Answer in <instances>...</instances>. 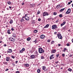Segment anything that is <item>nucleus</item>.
Wrapping results in <instances>:
<instances>
[{"label":"nucleus","instance_id":"1","mask_svg":"<svg viewBox=\"0 0 73 73\" xmlns=\"http://www.w3.org/2000/svg\"><path fill=\"white\" fill-rule=\"evenodd\" d=\"M38 52L39 53H43L44 52V50L42 48H38Z\"/></svg>","mask_w":73,"mask_h":73},{"label":"nucleus","instance_id":"2","mask_svg":"<svg viewBox=\"0 0 73 73\" xmlns=\"http://www.w3.org/2000/svg\"><path fill=\"white\" fill-rule=\"evenodd\" d=\"M9 40L10 42H14L15 41V38L12 37H10L9 39Z\"/></svg>","mask_w":73,"mask_h":73},{"label":"nucleus","instance_id":"3","mask_svg":"<svg viewBox=\"0 0 73 73\" xmlns=\"http://www.w3.org/2000/svg\"><path fill=\"white\" fill-rule=\"evenodd\" d=\"M57 36L59 39H62V36L60 33H58L57 34Z\"/></svg>","mask_w":73,"mask_h":73},{"label":"nucleus","instance_id":"4","mask_svg":"<svg viewBox=\"0 0 73 73\" xmlns=\"http://www.w3.org/2000/svg\"><path fill=\"white\" fill-rule=\"evenodd\" d=\"M48 15H49V14L46 12H44L43 13V16H46Z\"/></svg>","mask_w":73,"mask_h":73},{"label":"nucleus","instance_id":"5","mask_svg":"<svg viewBox=\"0 0 73 73\" xmlns=\"http://www.w3.org/2000/svg\"><path fill=\"white\" fill-rule=\"evenodd\" d=\"M71 12V9L70 8H69L68 9L67 11L66 12V14H69Z\"/></svg>","mask_w":73,"mask_h":73},{"label":"nucleus","instance_id":"6","mask_svg":"<svg viewBox=\"0 0 73 73\" xmlns=\"http://www.w3.org/2000/svg\"><path fill=\"white\" fill-rule=\"evenodd\" d=\"M57 26L56 25H53L52 26V29H55L56 28H57Z\"/></svg>","mask_w":73,"mask_h":73},{"label":"nucleus","instance_id":"7","mask_svg":"<svg viewBox=\"0 0 73 73\" xmlns=\"http://www.w3.org/2000/svg\"><path fill=\"white\" fill-rule=\"evenodd\" d=\"M54 56V54H52L50 57V60H52V59H54V57L53 56Z\"/></svg>","mask_w":73,"mask_h":73},{"label":"nucleus","instance_id":"8","mask_svg":"<svg viewBox=\"0 0 73 73\" xmlns=\"http://www.w3.org/2000/svg\"><path fill=\"white\" fill-rule=\"evenodd\" d=\"M56 49H52L51 51V53L52 54V53H56Z\"/></svg>","mask_w":73,"mask_h":73},{"label":"nucleus","instance_id":"9","mask_svg":"<svg viewBox=\"0 0 73 73\" xmlns=\"http://www.w3.org/2000/svg\"><path fill=\"white\" fill-rule=\"evenodd\" d=\"M9 60H10V57H6V61H9Z\"/></svg>","mask_w":73,"mask_h":73},{"label":"nucleus","instance_id":"10","mask_svg":"<svg viewBox=\"0 0 73 73\" xmlns=\"http://www.w3.org/2000/svg\"><path fill=\"white\" fill-rule=\"evenodd\" d=\"M40 38H42V39H44L45 38V35H41L40 36Z\"/></svg>","mask_w":73,"mask_h":73},{"label":"nucleus","instance_id":"11","mask_svg":"<svg viewBox=\"0 0 73 73\" xmlns=\"http://www.w3.org/2000/svg\"><path fill=\"white\" fill-rule=\"evenodd\" d=\"M30 57L31 59H33L35 58V56L33 54L30 56Z\"/></svg>","mask_w":73,"mask_h":73},{"label":"nucleus","instance_id":"12","mask_svg":"<svg viewBox=\"0 0 73 73\" xmlns=\"http://www.w3.org/2000/svg\"><path fill=\"white\" fill-rule=\"evenodd\" d=\"M29 17H28V16H25V19L26 20L28 21V20H29Z\"/></svg>","mask_w":73,"mask_h":73},{"label":"nucleus","instance_id":"13","mask_svg":"<svg viewBox=\"0 0 73 73\" xmlns=\"http://www.w3.org/2000/svg\"><path fill=\"white\" fill-rule=\"evenodd\" d=\"M7 52L8 53H12V50L11 49H9L8 50Z\"/></svg>","mask_w":73,"mask_h":73},{"label":"nucleus","instance_id":"14","mask_svg":"<svg viewBox=\"0 0 73 73\" xmlns=\"http://www.w3.org/2000/svg\"><path fill=\"white\" fill-rule=\"evenodd\" d=\"M66 23V22L65 21H64L63 23L61 24L60 25L61 26H63V25H65V24Z\"/></svg>","mask_w":73,"mask_h":73},{"label":"nucleus","instance_id":"15","mask_svg":"<svg viewBox=\"0 0 73 73\" xmlns=\"http://www.w3.org/2000/svg\"><path fill=\"white\" fill-rule=\"evenodd\" d=\"M20 21L21 22V23H23V22L25 21L24 19L22 18L20 19Z\"/></svg>","mask_w":73,"mask_h":73},{"label":"nucleus","instance_id":"16","mask_svg":"<svg viewBox=\"0 0 73 73\" xmlns=\"http://www.w3.org/2000/svg\"><path fill=\"white\" fill-rule=\"evenodd\" d=\"M49 25L47 24L44 27V28H48L49 27Z\"/></svg>","mask_w":73,"mask_h":73},{"label":"nucleus","instance_id":"17","mask_svg":"<svg viewBox=\"0 0 73 73\" xmlns=\"http://www.w3.org/2000/svg\"><path fill=\"white\" fill-rule=\"evenodd\" d=\"M25 66H27V67H28L29 66V64H24Z\"/></svg>","mask_w":73,"mask_h":73},{"label":"nucleus","instance_id":"18","mask_svg":"<svg viewBox=\"0 0 73 73\" xmlns=\"http://www.w3.org/2000/svg\"><path fill=\"white\" fill-rule=\"evenodd\" d=\"M64 10H65V8H64L63 9H61L60 11V12H62V11H64Z\"/></svg>","mask_w":73,"mask_h":73},{"label":"nucleus","instance_id":"19","mask_svg":"<svg viewBox=\"0 0 73 73\" xmlns=\"http://www.w3.org/2000/svg\"><path fill=\"white\" fill-rule=\"evenodd\" d=\"M35 4H31L30 5L31 7L33 8V7H35Z\"/></svg>","mask_w":73,"mask_h":73},{"label":"nucleus","instance_id":"20","mask_svg":"<svg viewBox=\"0 0 73 73\" xmlns=\"http://www.w3.org/2000/svg\"><path fill=\"white\" fill-rule=\"evenodd\" d=\"M40 69H38L37 70V72H38V73H40Z\"/></svg>","mask_w":73,"mask_h":73},{"label":"nucleus","instance_id":"21","mask_svg":"<svg viewBox=\"0 0 73 73\" xmlns=\"http://www.w3.org/2000/svg\"><path fill=\"white\" fill-rule=\"evenodd\" d=\"M42 70H45V69H46V67H45V66H43L42 67Z\"/></svg>","mask_w":73,"mask_h":73},{"label":"nucleus","instance_id":"22","mask_svg":"<svg viewBox=\"0 0 73 73\" xmlns=\"http://www.w3.org/2000/svg\"><path fill=\"white\" fill-rule=\"evenodd\" d=\"M10 31H11V30H8L7 33H8V34H11V33H10Z\"/></svg>","mask_w":73,"mask_h":73},{"label":"nucleus","instance_id":"23","mask_svg":"<svg viewBox=\"0 0 73 73\" xmlns=\"http://www.w3.org/2000/svg\"><path fill=\"white\" fill-rule=\"evenodd\" d=\"M68 70L70 72H72V69H71L70 68H69L68 69Z\"/></svg>","mask_w":73,"mask_h":73},{"label":"nucleus","instance_id":"24","mask_svg":"<svg viewBox=\"0 0 73 73\" xmlns=\"http://www.w3.org/2000/svg\"><path fill=\"white\" fill-rule=\"evenodd\" d=\"M66 26H65L64 27H63L62 28V29L63 30H64L65 29H66Z\"/></svg>","mask_w":73,"mask_h":73},{"label":"nucleus","instance_id":"25","mask_svg":"<svg viewBox=\"0 0 73 73\" xmlns=\"http://www.w3.org/2000/svg\"><path fill=\"white\" fill-rule=\"evenodd\" d=\"M3 64H5V65H7V64H8V62H3Z\"/></svg>","mask_w":73,"mask_h":73},{"label":"nucleus","instance_id":"26","mask_svg":"<svg viewBox=\"0 0 73 73\" xmlns=\"http://www.w3.org/2000/svg\"><path fill=\"white\" fill-rule=\"evenodd\" d=\"M7 4H9V5H11V2H10V1H8L7 2Z\"/></svg>","mask_w":73,"mask_h":73},{"label":"nucleus","instance_id":"27","mask_svg":"<svg viewBox=\"0 0 73 73\" xmlns=\"http://www.w3.org/2000/svg\"><path fill=\"white\" fill-rule=\"evenodd\" d=\"M31 38L30 37H29L27 38V41H30V40H31Z\"/></svg>","mask_w":73,"mask_h":73},{"label":"nucleus","instance_id":"28","mask_svg":"<svg viewBox=\"0 0 73 73\" xmlns=\"http://www.w3.org/2000/svg\"><path fill=\"white\" fill-rule=\"evenodd\" d=\"M11 57L12 58H13L14 59V58H16V56H11Z\"/></svg>","mask_w":73,"mask_h":73},{"label":"nucleus","instance_id":"29","mask_svg":"<svg viewBox=\"0 0 73 73\" xmlns=\"http://www.w3.org/2000/svg\"><path fill=\"white\" fill-rule=\"evenodd\" d=\"M13 37H16V34L15 33H13Z\"/></svg>","mask_w":73,"mask_h":73},{"label":"nucleus","instance_id":"30","mask_svg":"<svg viewBox=\"0 0 73 73\" xmlns=\"http://www.w3.org/2000/svg\"><path fill=\"white\" fill-rule=\"evenodd\" d=\"M41 59H44V57L42 56H41V58H40Z\"/></svg>","mask_w":73,"mask_h":73},{"label":"nucleus","instance_id":"31","mask_svg":"<svg viewBox=\"0 0 73 73\" xmlns=\"http://www.w3.org/2000/svg\"><path fill=\"white\" fill-rule=\"evenodd\" d=\"M60 5H58L56 7V8H58V9L59 8H60Z\"/></svg>","mask_w":73,"mask_h":73},{"label":"nucleus","instance_id":"32","mask_svg":"<svg viewBox=\"0 0 73 73\" xmlns=\"http://www.w3.org/2000/svg\"><path fill=\"white\" fill-rule=\"evenodd\" d=\"M9 23L10 24H12V23H13V20H11L9 22Z\"/></svg>","mask_w":73,"mask_h":73},{"label":"nucleus","instance_id":"33","mask_svg":"<svg viewBox=\"0 0 73 73\" xmlns=\"http://www.w3.org/2000/svg\"><path fill=\"white\" fill-rule=\"evenodd\" d=\"M57 13H56V12H54L53 13V15H57Z\"/></svg>","mask_w":73,"mask_h":73},{"label":"nucleus","instance_id":"34","mask_svg":"<svg viewBox=\"0 0 73 73\" xmlns=\"http://www.w3.org/2000/svg\"><path fill=\"white\" fill-rule=\"evenodd\" d=\"M54 41H52L51 42V44H54Z\"/></svg>","mask_w":73,"mask_h":73},{"label":"nucleus","instance_id":"35","mask_svg":"<svg viewBox=\"0 0 73 73\" xmlns=\"http://www.w3.org/2000/svg\"><path fill=\"white\" fill-rule=\"evenodd\" d=\"M34 42H35V43L36 44V43L37 42V40H35L33 41Z\"/></svg>","mask_w":73,"mask_h":73},{"label":"nucleus","instance_id":"36","mask_svg":"<svg viewBox=\"0 0 73 73\" xmlns=\"http://www.w3.org/2000/svg\"><path fill=\"white\" fill-rule=\"evenodd\" d=\"M40 11H38V12L37 13V15H39V14H40Z\"/></svg>","mask_w":73,"mask_h":73},{"label":"nucleus","instance_id":"37","mask_svg":"<svg viewBox=\"0 0 73 73\" xmlns=\"http://www.w3.org/2000/svg\"><path fill=\"white\" fill-rule=\"evenodd\" d=\"M59 17H62V14L59 15Z\"/></svg>","mask_w":73,"mask_h":73},{"label":"nucleus","instance_id":"38","mask_svg":"<svg viewBox=\"0 0 73 73\" xmlns=\"http://www.w3.org/2000/svg\"><path fill=\"white\" fill-rule=\"evenodd\" d=\"M38 31L37 30H36L34 31V32H35V33H37V32Z\"/></svg>","mask_w":73,"mask_h":73},{"label":"nucleus","instance_id":"39","mask_svg":"<svg viewBox=\"0 0 73 73\" xmlns=\"http://www.w3.org/2000/svg\"><path fill=\"white\" fill-rule=\"evenodd\" d=\"M20 53H23V50H20Z\"/></svg>","mask_w":73,"mask_h":73},{"label":"nucleus","instance_id":"40","mask_svg":"<svg viewBox=\"0 0 73 73\" xmlns=\"http://www.w3.org/2000/svg\"><path fill=\"white\" fill-rule=\"evenodd\" d=\"M47 42H50V40H47Z\"/></svg>","mask_w":73,"mask_h":73},{"label":"nucleus","instance_id":"41","mask_svg":"<svg viewBox=\"0 0 73 73\" xmlns=\"http://www.w3.org/2000/svg\"><path fill=\"white\" fill-rule=\"evenodd\" d=\"M35 54H37V55H38V52L36 51V52H35Z\"/></svg>","mask_w":73,"mask_h":73},{"label":"nucleus","instance_id":"42","mask_svg":"<svg viewBox=\"0 0 73 73\" xmlns=\"http://www.w3.org/2000/svg\"><path fill=\"white\" fill-rule=\"evenodd\" d=\"M11 31H14V29L13 28H12L11 29Z\"/></svg>","mask_w":73,"mask_h":73},{"label":"nucleus","instance_id":"43","mask_svg":"<svg viewBox=\"0 0 73 73\" xmlns=\"http://www.w3.org/2000/svg\"><path fill=\"white\" fill-rule=\"evenodd\" d=\"M16 73H20V71H17L16 72Z\"/></svg>","mask_w":73,"mask_h":73},{"label":"nucleus","instance_id":"44","mask_svg":"<svg viewBox=\"0 0 73 73\" xmlns=\"http://www.w3.org/2000/svg\"><path fill=\"white\" fill-rule=\"evenodd\" d=\"M38 20L39 21H41V19L39 18L38 19Z\"/></svg>","mask_w":73,"mask_h":73},{"label":"nucleus","instance_id":"45","mask_svg":"<svg viewBox=\"0 0 73 73\" xmlns=\"http://www.w3.org/2000/svg\"><path fill=\"white\" fill-rule=\"evenodd\" d=\"M22 50L23 51H24V50H25V48H23Z\"/></svg>","mask_w":73,"mask_h":73},{"label":"nucleus","instance_id":"46","mask_svg":"<svg viewBox=\"0 0 73 73\" xmlns=\"http://www.w3.org/2000/svg\"><path fill=\"white\" fill-rule=\"evenodd\" d=\"M25 17L24 16H23L22 19H24V18H25Z\"/></svg>","mask_w":73,"mask_h":73},{"label":"nucleus","instance_id":"47","mask_svg":"<svg viewBox=\"0 0 73 73\" xmlns=\"http://www.w3.org/2000/svg\"><path fill=\"white\" fill-rule=\"evenodd\" d=\"M66 45L67 46H69V43L67 44Z\"/></svg>","mask_w":73,"mask_h":73},{"label":"nucleus","instance_id":"48","mask_svg":"<svg viewBox=\"0 0 73 73\" xmlns=\"http://www.w3.org/2000/svg\"><path fill=\"white\" fill-rule=\"evenodd\" d=\"M9 70V69L8 68L6 70H5V71H8Z\"/></svg>","mask_w":73,"mask_h":73},{"label":"nucleus","instance_id":"49","mask_svg":"<svg viewBox=\"0 0 73 73\" xmlns=\"http://www.w3.org/2000/svg\"><path fill=\"white\" fill-rule=\"evenodd\" d=\"M62 56L63 57H64V56H65V54H62Z\"/></svg>","mask_w":73,"mask_h":73},{"label":"nucleus","instance_id":"50","mask_svg":"<svg viewBox=\"0 0 73 73\" xmlns=\"http://www.w3.org/2000/svg\"><path fill=\"white\" fill-rule=\"evenodd\" d=\"M58 61L57 62H56L55 63L56 64H58Z\"/></svg>","mask_w":73,"mask_h":73},{"label":"nucleus","instance_id":"51","mask_svg":"<svg viewBox=\"0 0 73 73\" xmlns=\"http://www.w3.org/2000/svg\"><path fill=\"white\" fill-rule=\"evenodd\" d=\"M56 56L57 57L59 56V54H56Z\"/></svg>","mask_w":73,"mask_h":73},{"label":"nucleus","instance_id":"52","mask_svg":"<svg viewBox=\"0 0 73 73\" xmlns=\"http://www.w3.org/2000/svg\"><path fill=\"white\" fill-rule=\"evenodd\" d=\"M56 23H58V21H56V22H55Z\"/></svg>","mask_w":73,"mask_h":73},{"label":"nucleus","instance_id":"53","mask_svg":"<svg viewBox=\"0 0 73 73\" xmlns=\"http://www.w3.org/2000/svg\"><path fill=\"white\" fill-rule=\"evenodd\" d=\"M12 65H13V66H15V64L14 63H13Z\"/></svg>","mask_w":73,"mask_h":73},{"label":"nucleus","instance_id":"54","mask_svg":"<svg viewBox=\"0 0 73 73\" xmlns=\"http://www.w3.org/2000/svg\"><path fill=\"white\" fill-rule=\"evenodd\" d=\"M69 4H70V2H68V5H69Z\"/></svg>","mask_w":73,"mask_h":73},{"label":"nucleus","instance_id":"55","mask_svg":"<svg viewBox=\"0 0 73 73\" xmlns=\"http://www.w3.org/2000/svg\"><path fill=\"white\" fill-rule=\"evenodd\" d=\"M57 32H55L54 33V34H57Z\"/></svg>","mask_w":73,"mask_h":73},{"label":"nucleus","instance_id":"56","mask_svg":"<svg viewBox=\"0 0 73 73\" xmlns=\"http://www.w3.org/2000/svg\"><path fill=\"white\" fill-rule=\"evenodd\" d=\"M58 46H61V45L60 44H58Z\"/></svg>","mask_w":73,"mask_h":73},{"label":"nucleus","instance_id":"57","mask_svg":"<svg viewBox=\"0 0 73 73\" xmlns=\"http://www.w3.org/2000/svg\"><path fill=\"white\" fill-rule=\"evenodd\" d=\"M4 46L5 47V46H7V45L6 44H5L4 45Z\"/></svg>","mask_w":73,"mask_h":73},{"label":"nucleus","instance_id":"58","mask_svg":"<svg viewBox=\"0 0 73 73\" xmlns=\"http://www.w3.org/2000/svg\"><path fill=\"white\" fill-rule=\"evenodd\" d=\"M9 8H10V9H11L12 8V7H11V6H9Z\"/></svg>","mask_w":73,"mask_h":73},{"label":"nucleus","instance_id":"59","mask_svg":"<svg viewBox=\"0 0 73 73\" xmlns=\"http://www.w3.org/2000/svg\"><path fill=\"white\" fill-rule=\"evenodd\" d=\"M18 61H16L15 62V63H17Z\"/></svg>","mask_w":73,"mask_h":73},{"label":"nucleus","instance_id":"60","mask_svg":"<svg viewBox=\"0 0 73 73\" xmlns=\"http://www.w3.org/2000/svg\"><path fill=\"white\" fill-rule=\"evenodd\" d=\"M64 50H66V48H64Z\"/></svg>","mask_w":73,"mask_h":73},{"label":"nucleus","instance_id":"61","mask_svg":"<svg viewBox=\"0 0 73 73\" xmlns=\"http://www.w3.org/2000/svg\"><path fill=\"white\" fill-rule=\"evenodd\" d=\"M24 3H23L22 4V5H24Z\"/></svg>","mask_w":73,"mask_h":73},{"label":"nucleus","instance_id":"62","mask_svg":"<svg viewBox=\"0 0 73 73\" xmlns=\"http://www.w3.org/2000/svg\"><path fill=\"white\" fill-rule=\"evenodd\" d=\"M3 42L1 41H0V43H1V42Z\"/></svg>","mask_w":73,"mask_h":73},{"label":"nucleus","instance_id":"63","mask_svg":"<svg viewBox=\"0 0 73 73\" xmlns=\"http://www.w3.org/2000/svg\"><path fill=\"white\" fill-rule=\"evenodd\" d=\"M72 42H73V39H72Z\"/></svg>","mask_w":73,"mask_h":73},{"label":"nucleus","instance_id":"64","mask_svg":"<svg viewBox=\"0 0 73 73\" xmlns=\"http://www.w3.org/2000/svg\"><path fill=\"white\" fill-rule=\"evenodd\" d=\"M27 14H25V16H27Z\"/></svg>","mask_w":73,"mask_h":73}]
</instances>
